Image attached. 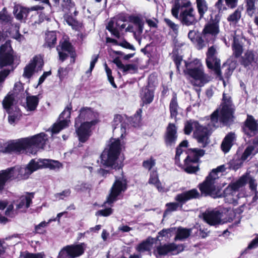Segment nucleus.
I'll list each match as a JSON object with an SVG mask.
<instances>
[{
    "label": "nucleus",
    "instance_id": "obj_1",
    "mask_svg": "<svg viewBox=\"0 0 258 258\" xmlns=\"http://www.w3.org/2000/svg\"><path fill=\"white\" fill-rule=\"evenodd\" d=\"M221 106V108L217 109L211 114L210 123L207 126L201 125L197 121H187L184 124V133L189 135L193 131L194 136L198 143L201 144L203 147H206L209 143L210 130L219 125V117L220 121L226 125L233 121L235 109L232 103L231 97L228 94L223 93Z\"/></svg>",
    "mask_w": 258,
    "mask_h": 258
},
{
    "label": "nucleus",
    "instance_id": "obj_2",
    "mask_svg": "<svg viewBox=\"0 0 258 258\" xmlns=\"http://www.w3.org/2000/svg\"><path fill=\"white\" fill-rule=\"evenodd\" d=\"M123 147V144L121 143L118 138H112L110 140L107 147H106L100 155L101 163L106 167H111L117 168L120 176L115 175V180L113 183L110 193L104 204H111L117 200V198L121 193L124 192L127 188V181L122 174V170L121 169V164L119 165L116 162L118 156Z\"/></svg>",
    "mask_w": 258,
    "mask_h": 258
},
{
    "label": "nucleus",
    "instance_id": "obj_3",
    "mask_svg": "<svg viewBox=\"0 0 258 258\" xmlns=\"http://www.w3.org/2000/svg\"><path fill=\"white\" fill-rule=\"evenodd\" d=\"M61 164L57 161L39 159L37 160H32L25 167L15 166L0 171V190L5 188L6 183L9 180L15 178L27 179L34 171L42 168H48L50 169L59 168Z\"/></svg>",
    "mask_w": 258,
    "mask_h": 258
},
{
    "label": "nucleus",
    "instance_id": "obj_4",
    "mask_svg": "<svg viewBox=\"0 0 258 258\" xmlns=\"http://www.w3.org/2000/svg\"><path fill=\"white\" fill-rule=\"evenodd\" d=\"M48 141L47 135L41 133L30 137L12 140L8 143L2 151L6 153L26 152L35 154L39 149L44 148Z\"/></svg>",
    "mask_w": 258,
    "mask_h": 258
},
{
    "label": "nucleus",
    "instance_id": "obj_5",
    "mask_svg": "<svg viewBox=\"0 0 258 258\" xmlns=\"http://www.w3.org/2000/svg\"><path fill=\"white\" fill-rule=\"evenodd\" d=\"M224 165H220L212 172L207 177L206 180L199 185L201 194L205 196H209L213 198H220L222 195L221 186L219 182V174L225 171Z\"/></svg>",
    "mask_w": 258,
    "mask_h": 258
},
{
    "label": "nucleus",
    "instance_id": "obj_6",
    "mask_svg": "<svg viewBox=\"0 0 258 258\" xmlns=\"http://www.w3.org/2000/svg\"><path fill=\"white\" fill-rule=\"evenodd\" d=\"M94 117V113L90 108L83 107L80 111V114L75 120V126L79 140L81 142H85L90 136V127L95 125L97 121L88 120Z\"/></svg>",
    "mask_w": 258,
    "mask_h": 258
},
{
    "label": "nucleus",
    "instance_id": "obj_7",
    "mask_svg": "<svg viewBox=\"0 0 258 258\" xmlns=\"http://www.w3.org/2000/svg\"><path fill=\"white\" fill-rule=\"evenodd\" d=\"M171 14L181 24L187 26L195 25L198 21L191 3L188 1L175 3L171 9Z\"/></svg>",
    "mask_w": 258,
    "mask_h": 258
},
{
    "label": "nucleus",
    "instance_id": "obj_8",
    "mask_svg": "<svg viewBox=\"0 0 258 258\" xmlns=\"http://www.w3.org/2000/svg\"><path fill=\"white\" fill-rule=\"evenodd\" d=\"M246 184V174L243 175L238 179L231 182L223 192L226 203L236 205L239 199L238 191Z\"/></svg>",
    "mask_w": 258,
    "mask_h": 258
},
{
    "label": "nucleus",
    "instance_id": "obj_9",
    "mask_svg": "<svg viewBox=\"0 0 258 258\" xmlns=\"http://www.w3.org/2000/svg\"><path fill=\"white\" fill-rule=\"evenodd\" d=\"M246 184V174L243 175L238 179L231 182L223 192L226 203L236 205L239 199L238 191Z\"/></svg>",
    "mask_w": 258,
    "mask_h": 258
},
{
    "label": "nucleus",
    "instance_id": "obj_10",
    "mask_svg": "<svg viewBox=\"0 0 258 258\" xmlns=\"http://www.w3.org/2000/svg\"><path fill=\"white\" fill-rule=\"evenodd\" d=\"M13 60V50L11 46L10 41H7L0 47V83L5 81L10 73L9 70H3L2 68L11 64Z\"/></svg>",
    "mask_w": 258,
    "mask_h": 258
},
{
    "label": "nucleus",
    "instance_id": "obj_11",
    "mask_svg": "<svg viewBox=\"0 0 258 258\" xmlns=\"http://www.w3.org/2000/svg\"><path fill=\"white\" fill-rule=\"evenodd\" d=\"M193 63L196 67L187 69L188 74L192 78L191 83L197 86L201 87L211 80V77L204 73L203 66L199 59H196Z\"/></svg>",
    "mask_w": 258,
    "mask_h": 258
},
{
    "label": "nucleus",
    "instance_id": "obj_12",
    "mask_svg": "<svg viewBox=\"0 0 258 258\" xmlns=\"http://www.w3.org/2000/svg\"><path fill=\"white\" fill-rule=\"evenodd\" d=\"M200 197V194L196 189H192L181 194H178L175 197V200L177 202L166 204L167 209L164 213V216L167 214L169 212L176 211L179 207L181 208L182 205L187 201L193 199L199 198Z\"/></svg>",
    "mask_w": 258,
    "mask_h": 258
},
{
    "label": "nucleus",
    "instance_id": "obj_13",
    "mask_svg": "<svg viewBox=\"0 0 258 258\" xmlns=\"http://www.w3.org/2000/svg\"><path fill=\"white\" fill-rule=\"evenodd\" d=\"M85 243L68 245L63 247L59 251L57 258H76L82 255L86 250Z\"/></svg>",
    "mask_w": 258,
    "mask_h": 258
},
{
    "label": "nucleus",
    "instance_id": "obj_14",
    "mask_svg": "<svg viewBox=\"0 0 258 258\" xmlns=\"http://www.w3.org/2000/svg\"><path fill=\"white\" fill-rule=\"evenodd\" d=\"M218 52L215 46L209 47L206 53V64L207 67L213 70L220 79L222 78L220 71V60L217 57Z\"/></svg>",
    "mask_w": 258,
    "mask_h": 258
},
{
    "label": "nucleus",
    "instance_id": "obj_15",
    "mask_svg": "<svg viewBox=\"0 0 258 258\" xmlns=\"http://www.w3.org/2000/svg\"><path fill=\"white\" fill-rule=\"evenodd\" d=\"M205 151L202 149H192L189 151L188 155L184 159V171L188 173H195L199 169L198 166H192L190 163H196L201 157L204 156Z\"/></svg>",
    "mask_w": 258,
    "mask_h": 258
},
{
    "label": "nucleus",
    "instance_id": "obj_16",
    "mask_svg": "<svg viewBox=\"0 0 258 258\" xmlns=\"http://www.w3.org/2000/svg\"><path fill=\"white\" fill-rule=\"evenodd\" d=\"M239 63L247 70L258 67V53L252 49L246 50L239 59Z\"/></svg>",
    "mask_w": 258,
    "mask_h": 258
},
{
    "label": "nucleus",
    "instance_id": "obj_17",
    "mask_svg": "<svg viewBox=\"0 0 258 258\" xmlns=\"http://www.w3.org/2000/svg\"><path fill=\"white\" fill-rule=\"evenodd\" d=\"M204 220L210 225H216L227 221L232 220L233 217L223 219V214L217 210L206 211L203 214Z\"/></svg>",
    "mask_w": 258,
    "mask_h": 258
},
{
    "label": "nucleus",
    "instance_id": "obj_18",
    "mask_svg": "<svg viewBox=\"0 0 258 258\" xmlns=\"http://www.w3.org/2000/svg\"><path fill=\"white\" fill-rule=\"evenodd\" d=\"M71 109V105L68 106L61 112L59 116V121L54 123L51 129L52 135L59 133L62 129L68 126L70 122L69 119L70 117Z\"/></svg>",
    "mask_w": 258,
    "mask_h": 258
},
{
    "label": "nucleus",
    "instance_id": "obj_19",
    "mask_svg": "<svg viewBox=\"0 0 258 258\" xmlns=\"http://www.w3.org/2000/svg\"><path fill=\"white\" fill-rule=\"evenodd\" d=\"M245 38L240 30H236L233 35V42L232 44L233 55L235 58H239L242 56L243 51V44Z\"/></svg>",
    "mask_w": 258,
    "mask_h": 258
},
{
    "label": "nucleus",
    "instance_id": "obj_20",
    "mask_svg": "<svg viewBox=\"0 0 258 258\" xmlns=\"http://www.w3.org/2000/svg\"><path fill=\"white\" fill-rule=\"evenodd\" d=\"M56 49L59 54V58L61 61H63L68 56V54L71 55V62H75V53L71 43L67 40L60 41Z\"/></svg>",
    "mask_w": 258,
    "mask_h": 258
},
{
    "label": "nucleus",
    "instance_id": "obj_21",
    "mask_svg": "<svg viewBox=\"0 0 258 258\" xmlns=\"http://www.w3.org/2000/svg\"><path fill=\"white\" fill-rule=\"evenodd\" d=\"M22 90V84L17 82L15 84L13 93L9 92L5 97L3 101V107L6 110L7 112H10L13 105L15 97Z\"/></svg>",
    "mask_w": 258,
    "mask_h": 258
},
{
    "label": "nucleus",
    "instance_id": "obj_22",
    "mask_svg": "<svg viewBox=\"0 0 258 258\" xmlns=\"http://www.w3.org/2000/svg\"><path fill=\"white\" fill-rule=\"evenodd\" d=\"M219 33V27L218 23L211 22L205 25L202 34L205 38L213 42Z\"/></svg>",
    "mask_w": 258,
    "mask_h": 258
},
{
    "label": "nucleus",
    "instance_id": "obj_23",
    "mask_svg": "<svg viewBox=\"0 0 258 258\" xmlns=\"http://www.w3.org/2000/svg\"><path fill=\"white\" fill-rule=\"evenodd\" d=\"M126 24L122 18H115L111 20L106 26V28L116 37L120 36L119 31L125 28Z\"/></svg>",
    "mask_w": 258,
    "mask_h": 258
},
{
    "label": "nucleus",
    "instance_id": "obj_24",
    "mask_svg": "<svg viewBox=\"0 0 258 258\" xmlns=\"http://www.w3.org/2000/svg\"><path fill=\"white\" fill-rule=\"evenodd\" d=\"M177 139V127L173 123H169L165 135V143L167 146H173Z\"/></svg>",
    "mask_w": 258,
    "mask_h": 258
},
{
    "label": "nucleus",
    "instance_id": "obj_25",
    "mask_svg": "<svg viewBox=\"0 0 258 258\" xmlns=\"http://www.w3.org/2000/svg\"><path fill=\"white\" fill-rule=\"evenodd\" d=\"M243 131L248 137L253 136L258 133V123L252 116H247Z\"/></svg>",
    "mask_w": 258,
    "mask_h": 258
},
{
    "label": "nucleus",
    "instance_id": "obj_26",
    "mask_svg": "<svg viewBox=\"0 0 258 258\" xmlns=\"http://www.w3.org/2000/svg\"><path fill=\"white\" fill-rule=\"evenodd\" d=\"M43 65L42 59L38 57H34L33 60L24 69L23 76L29 78L32 75L35 68L37 70H41Z\"/></svg>",
    "mask_w": 258,
    "mask_h": 258
},
{
    "label": "nucleus",
    "instance_id": "obj_27",
    "mask_svg": "<svg viewBox=\"0 0 258 258\" xmlns=\"http://www.w3.org/2000/svg\"><path fill=\"white\" fill-rule=\"evenodd\" d=\"M34 198L33 192L28 193L22 196L17 200L16 204V210L19 212H25L32 203V200Z\"/></svg>",
    "mask_w": 258,
    "mask_h": 258
},
{
    "label": "nucleus",
    "instance_id": "obj_28",
    "mask_svg": "<svg viewBox=\"0 0 258 258\" xmlns=\"http://www.w3.org/2000/svg\"><path fill=\"white\" fill-rule=\"evenodd\" d=\"M42 9V7L38 6L32 7L30 9H27L20 5H17L14 7L13 12L16 18L18 20H21L23 18L27 17L30 10L37 11L39 10H41Z\"/></svg>",
    "mask_w": 258,
    "mask_h": 258
},
{
    "label": "nucleus",
    "instance_id": "obj_29",
    "mask_svg": "<svg viewBox=\"0 0 258 258\" xmlns=\"http://www.w3.org/2000/svg\"><path fill=\"white\" fill-rule=\"evenodd\" d=\"M122 117L119 114L114 116L112 122L113 127V132L114 135L117 136V133L120 132V138H122L123 134L125 133V127L124 124L122 122Z\"/></svg>",
    "mask_w": 258,
    "mask_h": 258
},
{
    "label": "nucleus",
    "instance_id": "obj_30",
    "mask_svg": "<svg viewBox=\"0 0 258 258\" xmlns=\"http://www.w3.org/2000/svg\"><path fill=\"white\" fill-rule=\"evenodd\" d=\"M130 21L134 23L137 27V31L134 33L136 39L140 43L141 38L140 36L143 33L144 26V22L138 16H132L130 17Z\"/></svg>",
    "mask_w": 258,
    "mask_h": 258
},
{
    "label": "nucleus",
    "instance_id": "obj_31",
    "mask_svg": "<svg viewBox=\"0 0 258 258\" xmlns=\"http://www.w3.org/2000/svg\"><path fill=\"white\" fill-rule=\"evenodd\" d=\"M235 138V134L233 133H230L226 136L221 144V149L223 152L227 153L229 151Z\"/></svg>",
    "mask_w": 258,
    "mask_h": 258
},
{
    "label": "nucleus",
    "instance_id": "obj_32",
    "mask_svg": "<svg viewBox=\"0 0 258 258\" xmlns=\"http://www.w3.org/2000/svg\"><path fill=\"white\" fill-rule=\"evenodd\" d=\"M148 183L150 184L154 185L159 191H163L164 190V188L159 179L158 174L156 170H153L150 172Z\"/></svg>",
    "mask_w": 258,
    "mask_h": 258
},
{
    "label": "nucleus",
    "instance_id": "obj_33",
    "mask_svg": "<svg viewBox=\"0 0 258 258\" xmlns=\"http://www.w3.org/2000/svg\"><path fill=\"white\" fill-rule=\"evenodd\" d=\"M39 99L37 96H28L26 97L25 108L28 111H34L38 104Z\"/></svg>",
    "mask_w": 258,
    "mask_h": 258
},
{
    "label": "nucleus",
    "instance_id": "obj_34",
    "mask_svg": "<svg viewBox=\"0 0 258 258\" xmlns=\"http://www.w3.org/2000/svg\"><path fill=\"white\" fill-rule=\"evenodd\" d=\"M45 35L44 46L49 48L54 47L57 39L56 32L55 31H49L46 33Z\"/></svg>",
    "mask_w": 258,
    "mask_h": 258
},
{
    "label": "nucleus",
    "instance_id": "obj_35",
    "mask_svg": "<svg viewBox=\"0 0 258 258\" xmlns=\"http://www.w3.org/2000/svg\"><path fill=\"white\" fill-rule=\"evenodd\" d=\"M177 248V245L172 243L157 247V251L159 255H165L169 252L176 250Z\"/></svg>",
    "mask_w": 258,
    "mask_h": 258
},
{
    "label": "nucleus",
    "instance_id": "obj_36",
    "mask_svg": "<svg viewBox=\"0 0 258 258\" xmlns=\"http://www.w3.org/2000/svg\"><path fill=\"white\" fill-rule=\"evenodd\" d=\"M196 3L198 13L200 16L199 20H201L208 11V5L205 0H196Z\"/></svg>",
    "mask_w": 258,
    "mask_h": 258
},
{
    "label": "nucleus",
    "instance_id": "obj_37",
    "mask_svg": "<svg viewBox=\"0 0 258 258\" xmlns=\"http://www.w3.org/2000/svg\"><path fill=\"white\" fill-rule=\"evenodd\" d=\"M141 98L144 103H150L154 97L153 92L146 87L143 89L141 93Z\"/></svg>",
    "mask_w": 258,
    "mask_h": 258
},
{
    "label": "nucleus",
    "instance_id": "obj_38",
    "mask_svg": "<svg viewBox=\"0 0 258 258\" xmlns=\"http://www.w3.org/2000/svg\"><path fill=\"white\" fill-rule=\"evenodd\" d=\"M179 109L176 97H173L170 103V115L172 118L176 117Z\"/></svg>",
    "mask_w": 258,
    "mask_h": 258
},
{
    "label": "nucleus",
    "instance_id": "obj_39",
    "mask_svg": "<svg viewBox=\"0 0 258 258\" xmlns=\"http://www.w3.org/2000/svg\"><path fill=\"white\" fill-rule=\"evenodd\" d=\"M190 230L186 228L180 227L177 229L176 235L175 237V240H182L187 238L190 234Z\"/></svg>",
    "mask_w": 258,
    "mask_h": 258
},
{
    "label": "nucleus",
    "instance_id": "obj_40",
    "mask_svg": "<svg viewBox=\"0 0 258 258\" xmlns=\"http://www.w3.org/2000/svg\"><path fill=\"white\" fill-rule=\"evenodd\" d=\"M241 17V11L237 9L227 17V21L230 24H236Z\"/></svg>",
    "mask_w": 258,
    "mask_h": 258
},
{
    "label": "nucleus",
    "instance_id": "obj_41",
    "mask_svg": "<svg viewBox=\"0 0 258 258\" xmlns=\"http://www.w3.org/2000/svg\"><path fill=\"white\" fill-rule=\"evenodd\" d=\"M258 152V149L256 148L253 145L248 146L245 150L243 154L242 155L241 158L242 160H246L251 155H254Z\"/></svg>",
    "mask_w": 258,
    "mask_h": 258
},
{
    "label": "nucleus",
    "instance_id": "obj_42",
    "mask_svg": "<svg viewBox=\"0 0 258 258\" xmlns=\"http://www.w3.org/2000/svg\"><path fill=\"white\" fill-rule=\"evenodd\" d=\"M196 47L198 50H201L208 46V43L211 42L208 40L207 38H205L204 35L201 33V36L196 39Z\"/></svg>",
    "mask_w": 258,
    "mask_h": 258
},
{
    "label": "nucleus",
    "instance_id": "obj_43",
    "mask_svg": "<svg viewBox=\"0 0 258 258\" xmlns=\"http://www.w3.org/2000/svg\"><path fill=\"white\" fill-rule=\"evenodd\" d=\"M246 3V11L247 14L250 16H253L256 10L255 6V0H245Z\"/></svg>",
    "mask_w": 258,
    "mask_h": 258
},
{
    "label": "nucleus",
    "instance_id": "obj_44",
    "mask_svg": "<svg viewBox=\"0 0 258 258\" xmlns=\"http://www.w3.org/2000/svg\"><path fill=\"white\" fill-rule=\"evenodd\" d=\"M8 113L9 114L8 116V121L10 124H14L19 120L20 116V113L18 109H16L14 112H12L11 110H10V112Z\"/></svg>",
    "mask_w": 258,
    "mask_h": 258
},
{
    "label": "nucleus",
    "instance_id": "obj_45",
    "mask_svg": "<svg viewBox=\"0 0 258 258\" xmlns=\"http://www.w3.org/2000/svg\"><path fill=\"white\" fill-rule=\"evenodd\" d=\"M45 256V255L43 252L32 253L28 252H23L20 253L19 258H44Z\"/></svg>",
    "mask_w": 258,
    "mask_h": 258
},
{
    "label": "nucleus",
    "instance_id": "obj_46",
    "mask_svg": "<svg viewBox=\"0 0 258 258\" xmlns=\"http://www.w3.org/2000/svg\"><path fill=\"white\" fill-rule=\"evenodd\" d=\"M54 2L58 4H59L60 0H53ZM61 6L63 10H69L73 9L74 8V3L71 0H61Z\"/></svg>",
    "mask_w": 258,
    "mask_h": 258
},
{
    "label": "nucleus",
    "instance_id": "obj_47",
    "mask_svg": "<svg viewBox=\"0 0 258 258\" xmlns=\"http://www.w3.org/2000/svg\"><path fill=\"white\" fill-rule=\"evenodd\" d=\"M246 183H248L249 188L251 190L255 191L257 186V183L254 179L249 173H246Z\"/></svg>",
    "mask_w": 258,
    "mask_h": 258
},
{
    "label": "nucleus",
    "instance_id": "obj_48",
    "mask_svg": "<svg viewBox=\"0 0 258 258\" xmlns=\"http://www.w3.org/2000/svg\"><path fill=\"white\" fill-rule=\"evenodd\" d=\"M164 21L166 23V25L171 29L175 34H177L178 32L179 26L177 24L174 23L173 21L168 18H165Z\"/></svg>",
    "mask_w": 258,
    "mask_h": 258
},
{
    "label": "nucleus",
    "instance_id": "obj_49",
    "mask_svg": "<svg viewBox=\"0 0 258 258\" xmlns=\"http://www.w3.org/2000/svg\"><path fill=\"white\" fill-rule=\"evenodd\" d=\"M151 244L150 242L146 241L142 242L137 247V250L140 252H143L150 250Z\"/></svg>",
    "mask_w": 258,
    "mask_h": 258
},
{
    "label": "nucleus",
    "instance_id": "obj_50",
    "mask_svg": "<svg viewBox=\"0 0 258 258\" xmlns=\"http://www.w3.org/2000/svg\"><path fill=\"white\" fill-rule=\"evenodd\" d=\"M104 67L108 77V81L113 87L116 88V86L114 82V78L112 76L111 70L108 67L106 63L104 64Z\"/></svg>",
    "mask_w": 258,
    "mask_h": 258
},
{
    "label": "nucleus",
    "instance_id": "obj_51",
    "mask_svg": "<svg viewBox=\"0 0 258 258\" xmlns=\"http://www.w3.org/2000/svg\"><path fill=\"white\" fill-rule=\"evenodd\" d=\"M155 165V160L152 158L144 161L143 163V167L148 170H150Z\"/></svg>",
    "mask_w": 258,
    "mask_h": 258
},
{
    "label": "nucleus",
    "instance_id": "obj_52",
    "mask_svg": "<svg viewBox=\"0 0 258 258\" xmlns=\"http://www.w3.org/2000/svg\"><path fill=\"white\" fill-rule=\"evenodd\" d=\"M55 220H56V218L53 219H50L48 220V221L47 222H46L45 221H43V222H41L40 224H39L38 225H37L35 226V231L37 233L41 232V228H44V227H46L50 222H51V221H54Z\"/></svg>",
    "mask_w": 258,
    "mask_h": 258
},
{
    "label": "nucleus",
    "instance_id": "obj_53",
    "mask_svg": "<svg viewBox=\"0 0 258 258\" xmlns=\"http://www.w3.org/2000/svg\"><path fill=\"white\" fill-rule=\"evenodd\" d=\"M71 194L70 189H66L61 192L57 193L55 195V197L58 200H62L65 197H69Z\"/></svg>",
    "mask_w": 258,
    "mask_h": 258
},
{
    "label": "nucleus",
    "instance_id": "obj_54",
    "mask_svg": "<svg viewBox=\"0 0 258 258\" xmlns=\"http://www.w3.org/2000/svg\"><path fill=\"white\" fill-rule=\"evenodd\" d=\"M64 19L67 23L70 26H72L73 28L77 25V21L73 18L72 16L69 15H66Z\"/></svg>",
    "mask_w": 258,
    "mask_h": 258
},
{
    "label": "nucleus",
    "instance_id": "obj_55",
    "mask_svg": "<svg viewBox=\"0 0 258 258\" xmlns=\"http://www.w3.org/2000/svg\"><path fill=\"white\" fill-rule=\"evenodd\" d=\"M112 213V210L111 208H106L104 210H99L97 212L96 215H100L102 216H108L111 214Z\"/></svg>",
    "mask_w": 258,
    "mask_h": 258
},
{
    "label": "nucleus",
    "instance_id": "obj_56",
    "mask_svg": "<svg viewBox=\"0 0 258 258\" xmlns=\"http://www.w3.org/2000/svg\"><path fill=\"white\" fill-rule=\"evenodd\" d=\"M225 0H218L215 4V7L218 9L219 12H222L227 10L226 4H224Z\"/></svg>",
    "mask_w": 258,
    "mask_h": 258
},
{
    "label": "nucleus",
    "instance_id": "obj_57",
    "mask_svg": "<svg viewBox=\"0 0 258 258\" xmlns=\"http://www.w3.org/2000/svg\"><path fill=\"white\" fill-rule=\"evenodd\" d=\"M146 21L150 27L155 28H157L158 23L159 22V21L157 19H156L155 18L147 19Z\"/></svg>",
    "mask_w": 258,
    "mask_h": 258
},
{
    "label": "nucleus",
    "instance_id": "obj_58",
    "mask_svg": "<svg viewBox=\"0 0 258 258\" xmlns=\"http://www.w3.org/2000/svg\"><path fill=\"white\" fill-rule=\"evenodd\" d=\"M238 0H225L226 6L230 9H234L237 6Z\"/></svg>",
    "mask_w": 258,
    "mask_h": 258
},
{
    "label": "nucleus",
    "instance_id": "obj_59",
    "mask_svg": "<svg viewBox=\"0 0 258 258\" xmlns=\"http://www.w3.org/2000/svg\"><path fill=\"white\" fill-rule=\"evenodd\" d=\"M138 67L136 64H128L126 65H124V68L123 69V72H126L128 71H133L135 72L137 70Z\"/></svg>",
    "mask_w": 258,
    "mask_h": 258
},
{
    "label": "nucleus",
    "instance_id": "obj_60",
    "mask_svg": "<svg viewBox=\"0 0 258 258\" xmlns=\"http://www.w3.org/2000/svg\"><path fill=\"white\" fill-rule=\"evenodd\" d=\"M175 230V228H170L168 229H164L160 231L158 234L161 236H168V234L171 232H173Z\"/></svg>",
    "mask_w": 258,
    "mask_h": 258
},
{
    "label": "nucleus",
    "instance_id": "obj_61",
    "mask_svg": "<svg viewBox=\"0 0 258 258\" xmlns=\"http://www.w3.org/2000/svg\"><path fill=\"white\" fill-rule=\"evenodd\" d=\"M182 154V150L180 148V147H177L176 148V155L175 156V163L179 165V156Z\"/></svg>",
    "mask_w": 258,
    "mask_h": 258
},
{
    "label": "nucleus",
    "instance_id": "obj_62",
    "mask_svg": "<svg viewBox=\"0 0 258 258\" xmlns=\"http://www.w3.org/2000/svg\"><path fill=\"white\" fill-rule=\"evenodd\" d=\"M98 58V55H94L92 56V60L90 62V66L88 72H91L93 69L96 62L97 61Z\"/></svg>",
    "mask_w": 258,
    "mask_h": 258
},
{
    "label": "nucleus",
    "instance_id": "obj_63",
    "mask_svg": "<svg viewBox=\"0 0 258 258\" xmlns=\"http://www.w3.org/2000/svg\"><path fill=\"white\" fill-rule=\"evenodd\" d=\"M14 207L12 205H10L7 207V210L5 211L6 215L8 216H10L11 217L14 216V211H13Z\"/></svg>",
    "mask_w": 258,
    "mask_h": 258
},
{
    "label": "nucleus",
    "instance_id": "obj_64",
    "mask_svg": "<svg viewBox=\"0 0 258 258\" xmlns=\"http://www.w3.org/2000/svg\"><path fill=\"white\" fill-rule=\"evenodd\" d=\"M258 246V237L252 240L247 246V249H251Z\"/></svg>",
    "mask_w": 258,
    "mask_h": 258
}]
</instances>
